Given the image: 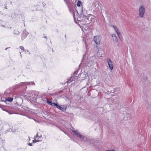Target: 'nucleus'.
Wrapping results in <instances>:
<instances>
[{
    "instance_id": "nucleus-6",
    "label": "nucleus",
    "mask_w": 151,
    "mask_h": 151,
    "mask_svg": "<svg viewBox=\"0 0 151 151\" xmlns=\"http://www.w3.org/2000/svg\"><path fill=\"white\" fill-rule=\"evenodd\" d=\"M106 63L108 64L109 68L111 70H112L114 68V66L112 62L109 59H107L106 60Z\"/></svg>"
},
{
    "instance_id": "nucleus-16",
    "label": "nucleus",
    "mask_w": 151,
    "mask_h": 151,
    "mask_svg": "<svg viewBox=\"0 0 151 151\" xmlns=\"http://www.w3.org/2000/svg\"><path fill=\"white\" fill-rule=\"evenodd\" d=\"M52 105L53 106H55L57 107V106H58V105L57 104H56L55 103H52Z\"/></svg>"
},
{
    "instance_id": "nucleus-19",
    "label": "nucleus",
    "mask_w": 151,
    "mask_h": 151,
    "mask_svg": "<svg viewBox=\"0 0 151 151\" xmlns=\"http://www.w3.org/2000/svg\"><path fill=\"white\" fill-rule=\"evenodd\" d=\"M20 48L22 50H24V48L22 46H20Z\"/></svg>"
},
{
    "instance_id": "nucleus-1",
    "label": "nucleus",
    "mask_w": 151,
    "mask_h": 151,
    "mask_svg": "<svg viewBox=\"0 0 151 151\" xmlns=\"http://www.w3.org/2000/svg\"><path fill=\"white\" fill-rule=\"evenodd\" d=\"M81 11L78 20H84L86 22H90L94 18V16L91 14H87V11L83 8H81Z\"/></svg>"
},
{
    "instance_id": "nucleus-20",
    "label": "nucleus",
    "mask_w": 151,
    "mask_h": 151,
    "mask_svg": "<svg viewBox=\"0 0 151 151\" xmlns=\"http://www.w3.org/2000/svg\"><path fill=\"white\" fill-rule=\"evenodd\" d=\"M87 75V74H86L85 73H82L81 74V76H83L84 75Z\"/></svg>"
},
{
    "instance_id": "nucleus-8",
    "label": "nucleus",
    "mask_w": 151,
    "mask_h": 151,
    "mask_svg": "<svg viewBox=\"0 0 151 151\" xmlns=\"http://www.w3.org/2000/svg\"><path fill=\"white\" fill-rule=\"evenodd\" d=\"M57 108L59 109L60 110L64 111H65L67 109V105H58L57 106Z\"/></svg>"
},
{
    "instance_id": "nucleus-17",
    "label": "nucleus",
    "mask_w": 151,
    "mask_h": 151,
    "mask_svg": "<svg viewBox=\"0 0 151 151\" xmlns=\"http://www.w3.org/2000/svg\"><path fill=\"white\" fill-rule=\"evenodd\" d=\"M105 151H116V150L114 149H111L106 150Z\"/></svg>"
},
{
    "instance_id": "nucleus-13",
    "label": "nucleus",
    "mask_w": 151,
    "mask_h": 151,
    "mask_svg": "<svg viewBox=\"0 0 151 151\" xmlns=\"http://www.w3.org/2000/svg\"><path fill=\"white\" fill-rule=\"evenodd\" d=\"M76 15H77L78 14V12L76 9L74 11V13L73 14L74 19H76Z\"/></svg>"
},
{
    "instance_id": "nucleus-12",
    "label": "nucleus",
    "mask_w": 151,
    "mask_h": 151,
    "mask_svg": "<svg viewBox=\"0 0 151 151\" xmlns=\"http://www.w3.org/2000/svg\"><path fill=\"white\" fill-rule=\"evenodd\" d=\"M90 76L91 77V80L95 78L96 77V75L94 73L92 74Z\"/></svg>"
},
{
    "instance_id": "nucleus-4",
    "label": "nucleus",
    "mask_w": 151,
    "mask_h": 151,
    "mask_svg": "<svg viewBox=\"0 0 151 151\" xmlns=\"http://www.w3.org/2000/svg\"><path fill=\"white\" fill-rule=\"evenodd\" d=\"M72 131L73 134L76 136L77 137L79 138L81 140H84L85 139V137L81 135L79 132L74 130H73Z\"/></svg>"
},
{
    "instance_id": "nucleus-9",
    "label": "nucleus",
    "mask_w": 151,
    "mask_h": 151,
    "mask_svg": "<svg viewBox=\"0 0 151 151\" xmlns=\"http://www.w3.org/2000/svg\"><path fill=\"white\" fill-rule=\"evenodd\" d=\"M41 137V136H39L38 135V133H37V136L36 137H34V140H33V143H34L35 142H39V141H40V140H39L38 139H37V138L38 139L40 138Z\"/></svg>"
},
{
    "instance_id": "nucleus-18",
    "label": "nucleus",
    "mask_w": 151,
    "mask_h": 151,
    "mask_svg": "<svg viewBox=\"0 0 151 151\" xmlns=\"http://www.w3.org/2000/svg\"><path fill=\"white\" fill-rule=\"evenodd\" d=\"M47 102L50 105H52V101H47Z\"/></svg>"
},
{
    "instance_id": "nucleus-5",
    "label": "nucleus",
    "mask_w": 151,
    "mask_h": 151,
    "mask_svg": "<svg viewBox=\"0 0 151 151\" xmlns=\"http://www.w3.org/2000/svg\"><path fill=\"white\" fill-rule=\"evenodd\" d=\"M101 37L99 35H97L94 37L93 41L97 45H99L100 43Z\"/></svg>"
},
{
    "instance_id": "nucleus-21",
    "label": "nucleus",
    "mask_w": 151,
    "mask_h": 151,
    "mask_svg": "<svg viewBox=\"0 0 151 151\" xmlns=\"http://www.w3.org/2000/svg\"><path fill=\"white\" fill-rule=\"evenodd\" d=\"M30 146H32V144L30 143H29L28 144Z\"/></svg>"
},
{
    "instance_id": "nucleus-15",
    "label": "nucleus",
    "mask_w": 151,
    "mask_h": 151,
    "mask_svg": "<svg viewBox=\"0 0 151 151\" xmlns=\"http://www.w3.org/2000/svg\"><path fill=\"white\" fill-rule=\"evenodd\" d=\"M81 5V2L80 1H78L77 3V5L78 6H80Z\"/></svg>"
},
{
    "instance_id": "nucleus-7",
    "label": "nucleus",
    "mask_w": 151,
    "mask_h": 151,
    "mask_svg": "<svg viewBox=\"0 0 151 151\" xmlns=\"http://www.w3.org/2000/svg\"><path fill=\"white\" fill-rule=\"evenodd\" d=\"M112 27L113 28L114 30L115 31V32L117 34L118 37H119L121 35V33L118 28L116 26L114 25H113L112 26Z\"/></svg>"
},
{
    "instance_id": "nucleus-10",
    "label": "nucleus",
    "mask_w": 151,
    "mask_h": 151,
    "mask_svg": "<svg viewBox=\"0 0 151 151\" xmlns=\"http://www.w3.org/2000/svg\"><path fill=\"white\" fill-rule=\"evenodd\" d=\"M28 34V33L26 31H24V34H23L22 37V40H23L25 38Z\"/></svg>"
},
{
    "instance_id": "nucleus-14",
    "label": "nucleus",
    "mask_w": 151,
    "mask_h": 151,
    "mask_svg": "<svg viewBox=\"0 0 151 151\" xmlns=\"http://www.w3.org/2000/svg\"><path fill=\"white\" fill-rule=\"evenodd\" d=\"M13 99L11 98H8L6 99V101H8L9 102L12 101Z\"/></svg>"
},
{
    "instance_id": "nucleus-11",
    "label": "nucleus",
    "mask_w": 151,
    "mask_h": 151,
    "mask_svg": "<svg viewBox=\"0 0 151 151\" xmlns=\"http://www.w3.org/2000/svg\"><path fill=\"white\" fill-rule=\"evenodd\" d=\"M111 36L113 40L115 42H117L118 41V39L116 35L114 34H113Z\"/></svg>"
},
{
    "instance_id": "nucleus-2",
    "label": "nucleus",
    "mask_w": 151,
    "mask_h": 151,
    "mask_svg": "<svg viewBox=\"0 0 151 151\" xmlns=\"http://www.w3.org/2000/svg\"><path fill=\"white\" fill-rule=\"evenodd\" d=\"M145 12V7L142 5L140 6L138 10L139 17L141 18L143 17Z\"/></svg>"
},
{
    "instance_id": "nucleus-3",
    "label": "nucleus",
    "mask_w": 151,
    "mask_h": 151,
    "mask_svg": "<svg viewBox=\"0 0 151 151\" xmlns=\"http://www.w3.org/2000/svg\"><path fill=\"white\" fill-rule=\"evenodd\" d=\"M99 2L97 0H94L92 3L91 6V10L94 11L98 9L99 5Z\"/></svg>"
}]
</instances>
